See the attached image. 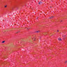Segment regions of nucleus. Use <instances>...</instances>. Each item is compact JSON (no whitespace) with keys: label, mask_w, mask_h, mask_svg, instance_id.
<instances>
[{"label":"nucleus","mask_w":67,"mask_h":67,"mask_svg":"<svg viewBox=\"0 0 67 67\" xmlns=\"http://www.w3.org/2000/svg\"><path fill=\"white\" fill-rule=\"evenodd\" d=\"M7 5H6L4 7L5 8H7Z\"/></svg>","instance_id":"1a4fd4ad"},{"label":"nucleus","mask_w":67,"mask_h":67,"mask_svg":"<svg viewBox=\"0 0 67 67\" xmlns=\"http://www.w3.org/2000/svg\"><path fill=\"white\" fill-rule=\"evenodd\" d=\"M37 19H38V17H37Z\"/></svg>","instance_id":"ddd939ff"},{"label":"nucleus","mask_w":67,"mask_h":67,"mask_svg":"<svg viewBox=\"0 0 67 67\" xmlns=\"http://www.w3.org/2000/svg\"><path fill=\"white\" fill-rule=\"evenodd\" d=\"M64 39H65V38H64Z\"/></svg>","instance_id":"dca6fc26"},{"label":"nucleus","mask_w":67,"mask_h":67,"mask_svg":"<svg viewBox=\"0 0 67 67\" xmlns=\"http://www.w3.org/2000/svg\"><path fill=\"white\" fill-rule=\"evenodd\" d=\"M5 42V41H3L2 42V43H4Z\"/></svg>","instance_id":"0eeeda50"},{"label":"nucleus","mask_w":67,"mask_h":67,"mask_svg":"<svg viewBox=\"0 0 67 67\" xmlns=\"http://www.w3.org/2000/svg\"><path fill=\"white\" fill-rule=\"evenodd\" d=\"M32 39H33V38H32Z\"/></svg>","instance_id":"2eb2a0df"},{"label":"nucleus","mask_w":67,"mask_h":67,"mask_svg":"<svg viewBox=\"0 0 67 67\" xmlns=\"http://www.w3.org/2000/svg\"><path fill=\"white\" fill-rule=\"evenodd\" d=\"M61 22H62V20H61Z\"/></svg>","instance_id":"4468645a"},{"label":"nucleus","mask_w":67,"mask_h":67,"mask_svg":"<svg viewBox=\"0 0 67 67\" xmlns=\"http://www.w3.org/2000/svg\"><path fill=\"white\" fill-rule=\"evenodd\" d=\"M58 41H62V39L59 38L58 39Z\"/></svg>","instance_id":"f257e3e1"},{"label":"nucleus","mask_w":67,"mask_h":67,"mask_svg":"<svg viewBox=\"0 0 67 67\" xmlns=\"http://www.w3.org/2000/svg\"><path fill=\"white\" fill-rule=\"evenodd\" d=\"M62 37H66V35H62Z\"/></svg>","instance_id":"20e7f679"},{"label":"nucleus","mask_w":67,"mask_h":67,"mask_svg":"<svg viewBox=\"0 0 67 67\" xmlns=\"http://www.w3.org/2000/svg\"><path fill=\"white\" fill-rule=\"evenodd\" d=\"M42 3L43 2H40L38 3V4H42Z\"/></svg>","instance_id":"f03ea898"},{"label":"nucleus","mask_w":67,"mask_h":67,"mask_svg":"<svg viewBox=\"0 0 67 67\" xmlns=\"http://www.w3.org/2000/svg\"><path fill=\"white\" fill-rule=\"evenodd\" d=\"M57 31L58 32H59V30H57Z\"/></svg>","instance_id":"9b49d317"},{"label":"nucleus","mask_w":67,"mask_h":67,"mask_svg":"<svg viewBox=\"0 0 67 67\" xmlns=\"http://www.w3.org/2000/svg\"><path fill=\"white\" fill-rule=\"evenodd\" d=\"M67 62V61L66 60L65 61V64H66V63Z\"/></svg>","instance_id":"6e6552de"},{"label":"nucleus","mask_w":67,"mask_h":67,"mask_svg":"<svg viewBox=\"0 0 67 67\" xmlns=\"http://www.w3.org/2000/svg\"><path fill=\"white\" fill-rule=\"evenodd\" d=\"M35 32L36 33H39V32H40V31H36Z\"/></svg>","instance_id":"39448f33"},{"label":"nucleus","mask_w":67,"mask_h":67,"mask_svg":"<svg viewBox=\"0 0 67 67\" xmlns=\"http://www.w3.org/2000/svg\"><path fill=\"white\" fill-rule=\"evenodd\" d=\"M47 32H45V33L43 34V35H45V34H46V35L47 34Z\"/></svg>","instance_id":"423d86ee"},{"label":"nucleus","mask_w":67,"mask_h":67,"mask_svg":"<svg viewBox=\"0 0 67 67\" xmlns=\"http://www.w3.org/2000/svg\"><path fill=\"white\" fill-rule=\"evenodd\" d=\"M35 38H34V41H35Z\"/></svg>","instance_id":"9d476101"},{"label":"nucleus","mask_w":67,"mask_h":67,"mask_svg":"<svg viewBox=\"0 0 67 67\" xmlns=\"http://www.w3.org/2000/svg\"><path fill=\"white\" fill-rule=\"evenodd\" d=\"M54 16H52L51 17H50L49 18V19H52L53 18H54Z\"/></svg>","instance_id":"7ed1b4c3"},{"label":"nucleus","mask_w":67,"mask_h":67,"mask_svg":"<svg viewBox=\"0 0 67 67\" xmlns=\"http://www.w3.org/2000/svg\"><path fill=\"white\" fill-rule=\"evenodd\" d=\"M50 8H52V7L51 6V7H50Z\"/></svg>","instance_id":"f8f14e48"}]
</instances>
